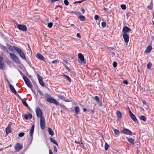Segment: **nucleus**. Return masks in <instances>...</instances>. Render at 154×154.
Here are the masks:
<instances>
[{
    "label": "nucleus",
    "instance_id": "1",
    "mask_svg": "<svg viewBox=\"0 0 154 154\" xmlns=\"http://www.w3.org/2000/svg\"><path fill=\"white\" fill-rule=\"evenodd\" d=\"M36 115L38 117H40V119L42 116V112L41 109L39 107H37L35 110Z\"/></svg>",
    "mask_w": 154,
    "mask_h": 154
},
{
    "label": "nucleus",
    "instance_id": "2",
    "mask_svg": "<svg viewBox=\"0 0 154 154\" xmlns=\"http://www.w3.org/2000/svg\"><path fill=\"white\" fill-rule=\"evenodd\" d=\"M40 127L42 129H44L45 127V120L44 117H42L40 119Z\"/></svg>",
    "mask_w": 154,
    "mask_h": 154
},
{
    "label": "nucleus",
    "instance_id": "3",
    "mask_svg": "<svg viewBox=\"0 0 154 154\" xmlns=\"http://www.w3.org/2000/svg\"><path fill=\"white\" fill-rule=\"evenodd\" d=\"M11 58L17 63H19L20 61L18 57L14 54L10 53L9 54Z\"/></svg>",
    "mask_w": 154,
    "mask_h": 154
},
{
    "label": "nucleus",
    "instance_id": "4",
    "mask_svg": "<svg viewBox=\"0 0 154 154\" xmlns=\"http://www.w3.org/2000/svg\"><path fill=\"white\" fill-rule=\"evenodd\" d=\"M46 101L48 102L54 104L56 105H57L58 104V102L57 101V100L51 97L47 99Z\"/></svg>",
    "mask_w": 154,
    "mask_h": 154
},
{
    "label": "nucleus",
    "instance_id": "5",
    "mask_svg": "<svg viewBox=\"0 0 154 154\" xmlns=\"http://www.w3.org/2000/svg\"><path fill=\"white\" fill-rule=\"evenodd\" d=\"M37 77L38 79L40 85L42 87H44L45 85V83L42 80V78L38 74H37Z\"/></svg>",
    "mask_w": 154,
    "mask_h": 154
},
{
    "label": "nucleus",
    "instance_id": "6",
    "mask_svg": "<svg viewBox=\"0 0 154 154\" xmlns=\"http://www.w3.org/2000/svg\"><path fill=\"white\" fill-rule=\"evenodd\" d=\"M17 27L20 30L23 31H26L27 30V27L26 26L24 25H18Z\"/></svg>",
    "mask_w": 154,
    "mask_h": 154
},
{
    "label": "nucleus",
    "instance_id": "7",
    "mask_svg": "<svg viewBox=\"0 0 154 154\" xmlns=\"http://www.w3.org/2000/svg\"><path fill=\"white\" fill-rule=\"evenodd\" d=\"M122 132L124 134L128 135H132V132L128 129H124L122 131Z\"/></svg>",
    "mask_w": 154,
    "mask_h": 154
},
{
    "label": "nucleus",
    "instance_id": "8",
    "mask_svg": "<svg viewBox=\"0 0 154 154\" xmlns=\"http://www.w3.org/2000/svg\"><path fill=\"white\" fill-rule=\"evenodd\" d=\"M122 36L125 43H128L129 40V35L127 33H123Z\"/></svg>",
    "mask_w": 154,
    "mask_h": 154
},
{
    "label": "nucleus",
    "instance_id": "9",
    "mask_svg": "<svg viewBox=\"0 0 154 154\" xmlns=\"http://www.w3.org/2000/svg\"><path fill=\"white\" fill-rule=\"evenodd\" d=\"M15 150L17 151H19L20 150L23 148L22 145L19 143H17L15 146Z\"/></svg>",
    "mask_w": 154,
    "mask_h": 154
},
{
    "label": "nucleus",
    "instance_id": "10",
    "mask_svg": "<svg viewBox=\"0 0 154 154\" xmlns=\"http://www.w3.org/2000/svg\"><path fill=\"white\" fill-rule=\"evenodd\" d=\"M129 113L130 117L134 122L137 121V119L135 117V115L131 112L130 110H129Z\"/></svg>",
    "mask_w": 154,
    "mask_h": 154
},
{
    "label": "nucleus",
    "instance_id": "11",
    "mask_svg": "<svg viewBox=\"0 0 154 154\" xmlns=\"http://www.w3.org/2000/svg\"><path fill=\"white\" fill-rule=\"evenodd\" d=\"M131 30L127 26H125L122 29V32L123 33H127V32H131Z\"/></svg>",
    "mask_w": 154,
    "mask_h": 154
},
{
    "label": "nucleus",
    "instance_id": "12",
    "mask_svg": "<svg viewBox=\"0 0 154 154\" xmlns=\"http://www.w3.org/2000/svg\"><path fill=\"white\" fill-rule=\"evenodd\" d=\"M78 56L79 58L80 59L82 62L81 63H85V61L84 57L83 54L81 53H79Z\"/></svg>",
    "mask_w": 154,
    "mask_h": 154
},
{
    "label": "nucleus",
    "instance_id": "13",
    "mask_svg": "<svg viewBox=\"0 0 154 154\" xmlns=\"http://www.w3.org/2000/svg\"><path fill=\"white\" fill-rule=\"evenodd\" d=\"M9 88L11 91L16 95H18L17 94L16 90L11 84L9 85Z\"/></svg>",
    "mask_w": 154,
    "mask_h": 154
},
{
    "label": "nucleus",
    "instance_id": "14",
    "mask_svg": "<svg viewBox=\"0 0 154 154\" xmlns=\"http://www.w3.org/2000/svg\"><path fill=\"white\" fill-rule=\"evenodd\" d=\"M75 142L76 143L79 144H83L82 142V139L78 136L77 138H76L75 140Z\"/></svg>",
    "mask_w": 154,
    "mask_h": 154
},
{
    "label": "nucleus",
    "instance_id": "15",
    "mask_svg": "<svg viewBox=\"0 0 154 154\" xmlns=\"http://www.w3.org/2000/svg\"><path fill=\"white\" fill-rule=\"evenodd\" d=\"M36 57L39 60L44 61V60L45 58L42 55L38 53L36 55Z\"/></svg>",
    "mask_w": 154,
    "mask_h": 154
},
{
    "label": "nucleus",
    "instance_id": "16",
    "mask_svg": "<svg viewBox=\"0 0 154 154\" xmlns=\"http://www.w3.org/2000/svg\"><path fill=\"white\" fill-rule=\"evenodd\" d=\"M3 58L0 57V69H2L3 68L4 62L3 61Z\"/></svg>",
    "mask_w": 154,
    "mask_h": 154
},
{
    "label": "nucleus",
    "instance_id": "17",
    "mask_svg": "<svg viewBox=\"0 0 154 154\" xmlns=\"http://www.w3.org/2000/svg\"><path fill=\"white\" fill-rule=\"evenodd\" d=\"M11 124H9L7 127L6 128L5 131L7 134H8L11 132Z\"/></svg>",
    "mask_w": 154,
    "mask_h": 154
},
{
    "label": "nucleus",
    "instance_id": "18",
    "mask_svg": "<svg viewBox=\"0 0 154 154\" xmlns=\"http://www.w3.org/2000/svg\"><path fill=\"white\" fill-rule=\"evenodd\" d=\"M152 47L150 45L148 46L145 51V53H149L152 50Z\"/></svg>",
    "mask_w": 154,
    "mask_h": 154
},
{
    "label": "nucleus",
    "instance_id": "19",
    "mask_svg": "<svg viewBox=\"0 0 154 154\" xmlns=\"http://www.w3.org/2000/svg\"><path fill=\"white\" fill-rule=\"evenodd\" d=\"M24 117L25 119L26 120L28 119V118L31 119L32 118V115L31 113H28V115H27L26 114L25 115Z\"/></svg>",
    "mask_w": 154,
    "mask_h": 154
},
{
    "label": "nucleus",
    "instance_id": "20",
    "mask_svg": "<svg viewBox=\"0 0 154 154\" xmlns=\"http://www.w3.org/2000/svg\"><path fill=\"white\" fill-rule=\"evenodd\" d=\"M35 126L34 125H33L32 126L30 130V136L31 137H32L33 136V133L34 131Z\"/></svg>",
    "mask_w": 154,
    "mask_h": 154
},
{
    "label": "nucleus",
    "instance_id": "21",
    "mask_svg": "<svg viewBox=\"0 0 154 154\" xmlns=\"http://www.w3.org/2000/svg\"><path fill=\"white\" fill-rule=\"evenodd\" d=\"M20 56L23 59L26 60V57L25 54L23 53L22 51H21L19 53Z\"/></svg>",
    "mask_w": 154,
    "mask_h": 154
},
{
    "label": "nucleus",
    "instance_id": "22",
    "mask_svg": "<svg viewBox=\"0 0 154 154\" xmlns=\"http://www.w3.org/2000/svg\"><path fill=\"white\" fill-rule=\"evenodd\" d=\"M48 131L49 134L52 137L54 135V133L52 129L51 128H49L48 129Z\"/></svg>",
    "mask_w": 154,
    "mask_h": 154
},
{
    "label": "nucleus",
    "instance_id": "23",
    "mask_svg": "<svg viewBox=\"0 0 154 154\" xmlns=\"http://www.w3.org/2000/svg\"><path fill=\"white\" fill-rule=\"evenodd\" d=\"M13 48L18 53H19L22 51L20 48H17L15 46H13Z\"/></svg>",
    "mask_w": 154,
    "mask_h": 154
},
{
    "label": "nucleus",
    "instance_id": "24",
    "mask_svg": "<svg viewBox=\"0 0 154 154\" xmlns=\"http://www.w3.org/2000/svg\"><path fill=\"white\" fill-rule=\"evenodd\" d=\"M26 85L30 88H32V83L30 80L29 81V82H27L25 83Z\"/></svg>",
    "mask_w": 154,
    "mask_h": 154
},
{
    "label": "nucleus",
    "instance_id": "25",
    "mask_svg": "<svg viewBox=\"0 0 154 154\" xmlns=\"http://www.w3.org/2000/svg\"><path fill=\"white\" fill-rule=\"evenodd\" d=\"M126 138L128 140V142H129L130 143L132 144H134V141L133 139L132 138H129L128 137H126Z\"/></svg>",
    "mask_w": 154,
    "mask_h": 154
},
{
    "label": "nucleus",
    "instance_id": "26",
    "mask_svg": "<svg viewBox=\"0 0 154 154\" xmlns=\"http://www.w3.org/2000/svg\"><path fill=\"white\" fill-rule=\"evenodd\" d=\"M75 110L76 114H78L79 113L80 109L79 106H75Z\"/></svg>",
    "mask_w": 154,
    "mask_h": 154
},
{
    "label": "nucleus",
    "instance_id": "27",
    "mask_svg": "<svg viewBox=\"0 0 154 154\" xmlns=\"http://www.w3.org/2000/svg\"><path fill=\"white\" fill-rule=\"evenodd\" d=\"M79 19L81 21H84L85 20V17L83 15H80L79 16Z\"/></svg>",
    "mask_w": 154,
    "mask_h": 154
},
{
    "label": "nucleus",
    "instance_id": "28",
    "mask_svg": "<svg viewBox=\"0 0 154 154\" xmlns=\"http://www.w3.org/2000/svg\"><path fill=\"white\" fill-rule=\"evenodd\" d=\"M139 119L141 120H142L144 122L146 121V117L144 116H141L139 117Z\"/></svg>",
    "mask_w": 154,
    "mask_h": 154
},
{
    "label": "nucleus",
    "instance_id": "29",
    "mask_svg": "<svg viewBox=\"0 0 154 154\" xmlns=\"http://www.w3.org/2000/svg\"><path fill=\"white\" fill-rule=\"evenodd\" d=\"M23 78L25 83L27 82H29V80L28 78L24 75H23Z\"/></svg>",
    "mask_w": 154,
    "mask_h": 154
},
{
    "label": "nucleus",
    "instance_id": "30",
    "mask_svg": "<svg viewBox=\"0 0 154 154\" xmlns=\"http://www.w3.org/2000/svg\"><path fill=\"white\" fill-rule=\"evenodd\" d=\"M116 115L118 118H122V114L120 111H117L116 112Z\"/></svg>",
    "mask_w": 154,
    "mask_h": 154
},
{
    "label": "nucleus",
    "instance_id": "31",
    "mask_svg": "<svg viewBox=\"0 0 154 154\" xmlns=\"http://www.w3.org/2000/svg\"><path fill=\"white\" fill-rule=\"evenodd\" d=\"M93 99L96 101L97 103L100 102L99 98V97L97 96H96L94 97H93Z\"/></svg>",
    "mask_w": 154,
    "mask_h": 154
},
{
    "label": "nucleus",
    "instance_id": "32",
    "mask_svg": "<svg viewBox=\"0 0 154 154\" xmlns=\"http://www.w3.org/2000/svg\"><path fill=\"white\" fill-rule=\"evenodd\" d=\"M63 76L67 80H68L69 82H70L71 81V79L68 76L66 75H63Z\"/></svg>",
    "mask_w": 154,
    "mask_h": 154
},
{
    "label": "nucleus",
    "instance_id": "33",
    "mask_svg": "<svg viewBox=\"0 0 154 154\" xmlns=\"http://www.w3.org/2000/svg\"><path fill=\"white\" fill-rule=\"evenodd\" d=\"M147 8L150 10H152L153 8V3L152 1L150 3V5L148 6Z\"/></svg>",
    "mask_w": 154,
    "mask_h": 154
},
{
    "label": "nucleus",
    "instance_id": "34",
    "mask_svg": "<svg viewBox=\"0 0 154 154\" xmlns=\"http://www.w3.org/2000/svg\"><path fill=\"white\" fill-rule=\"evenodd\" d=\"M50 140L51 142H52L54 144H55L56 145H57V146H58V144H57V142H56V140H54L53 138H50Z\"/></svg>",
    "mask_w": 154,
    "mask_h": 154
},
{
    "label": "nucleus",
    "instance_id": "35",
    "mask_svg": "<svg viewBox=\"0 0 154 154\" xmlns=\"http://www.w3.org/2000/svg\"><path fill=\"white\" fill-rule=\"evenodd\" d=\"M22 101V102L24 106L26 107H28L29 106L27 103L26 101H24L22 99H21Z\"/></svg>",
    "mask_w": 154,
    "mask_h": 154
},
{
    "label": "nucleus",
    "instance_id": "36",
    "mask_svg": "<svg viewBox=\"0 0 154 154\" xmlns=\"http://www.w3.org/2000/svg\"><path fill=\"white\" fill-rule=\"evenodd\" d=\"M2 49L4 51H5L7 52L8 53L9 52L7 48L5 47V46H3L1 47Z\"/></svg>",
    "mask_w": 154,
    "mask_h": 154
},
{
    "label": "nucleus",
    "instance_id": "37",
    "mask_svg": "<svg viewBox=\"0 0 154 154\" xmlns=\"http://www.w3.org/2000/svg\"><path fill=\"white\" fill-rule=\"evenodd\" d=\"M8 48L9 49L12 51H13V47H12L11 45H8Z\"/></svg>",
    "mask_w": 154,
    "mask_h": 154
},
{
    "label": "nucleus",
    "instance_id": "38",
    "mask_svg": "<svg viewBox=\"0 0 154 154\" xmlns=\"http://www.w3.org/2000/svg\"><path fill=\"white\" fill-rule=\"evenodd\" d=\"M114 133H115V135H117V134H119V131L118 130L116 129H114Z\"/></svg>",
    "mask_w": 154,
    "mask_h": 154
},
{
    "label": "nucleus",
    "instance_id": "39",
    "mask_svg": "<svg viewBox=\"0 0 154 154\" xmlns=\"http://www.w3.org/2000/svg\"><path fill=\"white\" fill-rule=\"evenodd\" d=\"M152 64L151 63L149 62L147 65V68L148 69H149L151 68L152 66Z\"/></svg>",
    "mask_w": 154,
    "mask_h": 154
},
{
    "label": "nucleus",
    "instance_id": "40",
    "mask_svg": "<svg viewBox=\"0 0 154 154\" xmlns=\"http://www.w3.org/2000/svg\"><path fill=\"white\" fill-rule=\"evenodd\" d=\"M109 147V145L107 143H106L105 144V149L106 150H107L108 149Z\"/></svg>",
    "mask_w": 154,
    "mask_h": 154
},
{
    "label": "nucleus",
    "instance_id": "41",
    "mask_svg": "<svg viewBox=\"0 0 154 154\" xmlns=\"http://www.w3.org/2000/svg\"><path fill=\"white\" fill-rule=\"evenodd\" d=\"M53 23L51 22H50L49 23H48V27L50 28H51L53 26Z\"/></svg>",
    "mask_w": 154,
    "mask_h": 154
},
{
    "label": "nucleus",
    "instance_id": "42",
    "mask_svg": "<svg viewBox=\"0 0 154 154\" xmlns=\"http://www.w3.org/2000/svg\"><path fill=\"white\" fill-rule=\"evenodd\" d=\"M121 7L123 10H125L126 8V6L125 5H121Z\"/></svg>",
    "mask_w": 154,
    "mask_h": 154
},
{
    "label": "nucleus",
    "instance_id": "43",
    "mask_svg": "<svg viewBox=\"0 0 154 154\" xmlns=\"http://www.w3.org/2000/svg\"><path fill=\"white\" fill-rule=\"evenodd\" d=\"M58 97L61 100H64L65 99V98L63 97V96L59 95L58 96Z\"/></svg>",
    "mask_w": 154,
    "mask_h": 154
},
{
    "label": "nucleus",
    "instance_id": "44",
    "mask_svg": "<svg viewBox=\"0 0 154 154\" xmlns=\"http://www.w3.org/2000/svg\"><path fill=\"white\" fill-rule=\"evenodd\" d=\"M64 3L66 6H68L69 4V2L67 0H64Z\"/></svg>",
    "mask_w": 154,
    "mask_h": 154
},
{
    "label": "nucleus",
    "instance_id": "45",
    "mask_svg": "<svg viewBox=\"0 0 154 154\" xmlns=\"http://www.w3.org/2000/svg\"><path fill=\"white\" fill-rule=\"evenodd\" d=\"M25 133L23 132H22L19 133L18 134V136L20 137H22L24 136Z\"/></svg>",
    "mask_w": 154,
    "mask_h": 154
},
{
    "label": "nucleus",
    "instance_id": "46",
    "mask_svg": "<svg viewBox=\"0 0 154 154\" xmlns=\"http://www.w3.org/2000/svg\"><path fill=\"white\" fill-rule=\"evenodd\" d=\"M106 23L105 22H103L101 23V26L103 27H105L106 26Z\"/></svg>",
    "mask_w": 154,
    "mask_h": 154
},
{
    "label": "nucleus",
    "instance_id": "47",
    "mask_svg": "<svg viewBox=\"0 0 154 154\" xmlns=\"http://www.w3.org/2000/svg\"><path fill=\"white\" fill-rule=\"evenodd\" d=\"M85 0H82L81 1H78V2H74V4H76V3H81L82 2H83L85 1Z\"/></svg>",
    "mask_w": 154,
    "mask_h": 154
},
{
    "label": "nucleus",
    "instance_id": "48",
    "mask_svg": "<svg viewBox=\"0 0 154 154\" xmlns=\"http://www.w3.org/2000/svg\"><path fill=\"white\" fill-rule=\"evenodd\" d=\"M63 64L65 66V67L66 69L67 70H68L70 71V69L68 67L66 64H64L63 63Z\"/></svg>",
    "mask_w": 154,
    "mask_h": 154
},
{
    "label": "nucleus",
    "instance_id": "49",
    "mask_svg": "<svg viewBox=\"0 0 154 154\" xmlns=\"http://www.w3.org/2000/svg\"><path fill=\"white\" fill-rule=\"evenodd\" d=\"M117 64L116 62H113V65L114 67H115V68L117 66Z\"/></svg>",
    "mask_w": 154,
    "mask_h": 154
},
{
    "label": "nucleus",
    "instance_id": "50",
    "mask_svg": "<svg viewBox=\"0 0 154 154\" xmlns=\"http://www.w3.org/2000/svg\"><path fill=\"white\" fill-rule=\"evenodd\" d=\"M99 17L100 16L97 15H96L94 16V19L95 20H98Z\"/></svg>",
    "mask_w": 154,
    "mask_h": 154
},
{
    "label": "nucleus",
    "instance_id": "51",
    "mask_svg": "<svg viewBox=\"0 0 154 154\" xmlns=\"http://www.w3.org/2000/svg\"><path fill=\"white\" fill-rule=\"evenodd\" d=\"M45 97L46 98H49V97H50L48 94L47 93H46L45 94Z\"/></svg>",
    "mask_w": 154,
    "mask_h": 154
},
{
    "label": "nucleus",
    "instance_id": "52",
    "mask_svg": "<svg viewBox=\"0 0 154 154\" xmlns=\"http://www.w3.org/2000/svg\"><path fill=\"white\" fill-rule=\"evenodd\" d=\"M63 62L64 63H66L67 64H68V63H69L68 61V60H67L63 59Z\"/></svg>",
    "mask_w": 154,
    "mask_h": 154
},
{
    "label": "nucleus",
    "instance_id": "53",
    "mask_svg": "<svg viewBox=\"0 0 154 154\" xmlns=\"http://www.w3.org/2000/svg\"><path fill=\"white\" fill-rule=\"evenodd\" d=\"M54 152H57V147H56L55 146H54Z\"/></svg>",
    "mask_w": 154,
    "mask_h": 154
},
{
    "label": "nucleus",
    "instance_id": "54",
    "mask_svg": "<svg viewBox=\"0 0 154 154\" xmlns=\"http://www.w3.org/2000/svg\"><path fill=\"white\" fill-rule=\"evenodd\" d=\"M123 83L125 85H127L128 84V82L126 80L123 81Z\"/></svg>",
    "mask_w": 154,
    "mask_h": 154
},
{
    "label": "nucleus",
    "instance_id": "55",
    "mask_svg": "<svg viewBox=\"0 0 154 154\" xmlns=\"http://www.w3.org/2000/svg\"><path fill=\"white\" fill-rule=\"evenodd\" d=\"M108 49L109 50L110 52L111 51L114 49V48L109 47L108 48Z\"/></svg>",
    "mask_w": 154,
    "mask_h": 154
},
{
    "label": "nucleus",
    "instance_id": "56",
    "mask_svg": "<svg viewBox=\"0 0 154 154\" xmlns=\"http://www.w3.org/2000/svg\"><path fill=\"white\" fill-rule=\"evenodd\" d=\"M58 62V60H55L52 61V63H57Z\"/></svg>",
    "mask_w": 154,
    "mask_h": 154
},
{
    "label": "nucleus",
    "instance_id": "57",
    "mask_svg": "<svg viewBox=\"0 0 154 154\" xmlns=\"http://www.w3.org/2000/svg\"><path fill=\"white\" fill-rule=\"evenodd\" d=\"M76 36H77V37H78L80 38H81V36L80 34L79 33H78L77 34Z\"/></svg>",
    "mask_w": 154,
    "mask_h": 154
},
{
    "label": "nucleus",
    "instance_id": "58",
    "mask_svg": "<svg viewBox=\"0 0 154 154\" xmlns=\"http://www.w3.org/2000/svg\"><path fill=\"white\" fill-rule=\"evenodd\" d=\"M49 154H53L52 152L51 149H49Z\"/></svg>",
    "mask_w": 154,
    "mask_h": 154
},
{
    "label": "nucleus",
    "instance_id": "59",
    "mask_svg": "<svg viewBox=\"0 0 154 154\" xmlns=\"http://www.w3.org/2000/svg\"><path fill=\"white\" fill-rule=\"evenodd\" d=\"M82 12L83 14H84L85 12V10L83 8H82Z\"/></svg>",
    "mask_w": 154,
    "mask_h": 154
},
{
    "label": "nucleus",
    "instance_id": "60",
    "mask_svg": "<svg viewBox=\"0 0 154 154\" xmlns=\"http://www.w3.org/2000/svg\"><path fill=\"white\" fill-rule=\"evenodd\" d=\"M83 110L84 112H85L87 110V109L86 108H83Z\"/></svg>",
    "mask_w": 154,
    "mask_h": 154
},
{
    "label": "nucleus",
    "instance_id": "61",
    "mask_svg": "<svg viewBox=\"0 0 154 154\" xmlns=\"http://www.w3.org/2000/svg\"><path fill=\"white\" fill-rule=\"evenodd\" d=\"M59 0H51V2H57Z\"/></svg>",
    "mask_w": 154,
    "mask_h": 154
},
{
    "label": "nucleus",
    "instance_id": "62",
    "mask_svg": "<svg viewBox=\"0 0 154 154\" xmlns=\"http://www.w3.org/2000/svg\"><path fill=\"white\" fill-rule=\"evenodd\" d=\"M143 103L144 104H145L146 103V101L144 100H143Z\"/></svg>",
    "mask_w": 154,
    "mask_h": 154
},
{
    "label": "nucleus",
    "instance_id": "63",
    "mask_svg": "<svg viewBox=\"0 0 154 154\" xmlns=\"http://www.w3.org/2000/svg\"><path fill=\"white\" fill-rule=\"evenodd\" d=\"M60 7L61 8H61V7L60 6V5H57V6H56V8H55V9H56V8H57V7Z\"/></svg>",
    "mask_w": 154,
    "mask_h": 154
},
{
    "label": "nucleus",
    "instance_id": "64",
    "mask_svg": "<svg viewBox=\"0 0 154 154\" xmlns=\"http://www.w3.org/2000/svg\"><path fill=\"white\" fill-rule=\"evenodd\" d=\"M39 94H40V95H43V94H42V93L41 92V91H39Z\"/></svg>",
    "mask_w": 154,
    "mask_h": 154
}]
</instances>
